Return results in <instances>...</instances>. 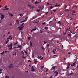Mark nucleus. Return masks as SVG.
<instances>
[{
    "instance_id": "nucleus-1",
    "label": "nucleus",
    "mask_w": 78,
    "mask_h": 78,
    "mask_svg": "<svg viewBox=\"0 0 78 78\" xmlns=\"http://www.w3.org/2000/svg\"><path fill=\"white\" fill-rule=\"evenodd\" d=\"M10 47V48H9V50H11V49H12L13 48H12V43H11V44H10V45L8 44L7 45V47Z\"/></svg>"
},
{
    "instance_id": "nucleus-2",
    "label": "nucleus",
    "mask_w": 78,
    "mask_h": 78,
    "mask_svg": "<svg viewBox=\"0 0 78 78\" xmlns=\"http://www.w3.org/2000/svg\"><path fill=\"white\" fill-rule=\"evenodd\" d=\"M31 70V71L32 72H34V71H35V70L34 69V67H33V66L32 67Z\"/></svg>"
},
{
    "instance_id": "nucleus-3",
    "label": "nucleus",
    "mask_w": 78,
    "mask_h": 78,
    "mask_svg": "<svg viewBox=\"0 0 78 78\" xmlns=\"http://www.w3.org/2000/svg\"><path fill=\"white\" fill-rule=\"evenodd\" d=\"M18 28L20 30H22V29H23V27H18Z\"/></svg>"
},
{
    "instance_id": "nucleus-4",
    "label": "nucleus",
    "mask_w": 78,
    "mask_h": 78,
    "mask_svg": "<svg viewBox=\"0 0 78 78\" xmlns=\"http://www.w3.org/2000/svg\"><path fill=\"white\" fill-rule=\"evenodd\" d=\"M1 19H4V17H5L4 16V15H2V14H1Z\"/></svg>"
},
{
    "instance_id": "nucleus-5",
    "label": "nucleus",
    "mask_w": 78,
    "mask_h": 78,
    "mask_svg": "<svg viewBox=\"0 0 78 78\" xmlns=\"http://www.w3.org/2000/svg\"><path fill=\"white\" fill-rule=\"evenodd\" d=\"M36 27H35L34 28V29H33L31 30V32H33V31H36Z\"/></svg>"
},
{
    "instance_id": "nucleus-6",
    "label": "nucleus",
    "mask_w": 78,
    "mask_h": 78,
    "mask_svg": "<svg viewBox=\"0 0 78 78\" xmlns=\"http://www.w3.org/2000/svg\"><path fill=\"white\" fill-rule=\"evenodd\" d=\"M13 66H12V64H11L10 66H9V68H12Z\"/></svg>"
},
{
    "instance_id": "nucleus-7",
    "label": "nucleus",
    "mask_w": 78,
    "mask_h": 78,
    "mask_svg": "<svg viewBox=\"0 0 78 78\" xmlns=\"http://www.w3.org/2000/svg\"><path fill=\"white\" fill-rule=\"evenodd\" d=\"M47 50L48 51V53H49V52L50 51V48L48 47L47 48Z\"/></svg>"
},
{
    "instance_id": "nucleus-8",
    "label": "nucleus",
    "mask_w": 78,
    "mask_h": 78,
    "mask_svg": "<svg viewBox=\"0 0 78 78\" xmlns=\"http://www.w3.org/2000/svg\"><path fill=\"white\" fill-rule=\"evenodd\" d=\"M57 50H58V51H60V52H61V51H62V50H61L59 48H57Z\"/></svg>"
},
{
    "instance_id": "nucleus-9",
    "label": "nucleus",
    "mask_w": 78,
    "mask_h": 78,
    "mask_svg": "<svg viewBox=\"0 0 78 78\" xmlns=\"http://www.w3.org/2000/svg\"><path fill=\"white\" fill-rule=\"evenodd\" d=\"M36 2H35V5H37V4H38V3H39V2H37V1H36Z\"/></svg>"
},
{
    "instance_id": "nucleus-10",
    "label": "nucleus",
    "mask_w": 78,
    "mask_h": 78,
    "mask_svg": "<svg viewBox=\"0 0 78 78\" xmlns=\"http://www.w3.org/2000/svg\"><path fill=\"white\" fill-rule=\"evenodd\" d=\"M75 65V62H74L73 64H71V66H74Z\"/></svg>"
},
{
    "instance_id": "nucleus-11",
    "label": "nucleus",
    "mask_w": 78,
    "mask_h": 78,
    "mask_svg": "<svg viewBox=\"0 0 78 78\" xmlns=\"http://www.w3.org/2000/svg\"><path fill=\"white\" fill-rule=\"evenodd\" d=\"M70 27L69 28H67L66 30V31H69V30H70Z\"/></svg>"
},
{
    "instance_id": "nucleus-12",
    "label": "nucleus",
    "mask_w": 78,
    "mask_h": 78,
    "mask_svg": "<svg viewBox=\"0 0 78 78\" xmlns=\"http://www.w3.org/2000/svg\"><path fill=\"white\" fill-rule=\"evenodd\" d=\"M68 36H69L70 37H71V36H72V35L70 34H68Z\"/></svg>"
},
{
    "instance_id": "nucleus-13",
    "label": "nucleus",
    "mask_w": 78,
    "mask_h": 78,
    "mask_svg": "<svg viewBox=\"0 0 78 78\" xmlns=\"http://www.w3.org/2000/svg\"><path fill=\"white\" fill-rule=\"evenodd\" d=\"M8 9H9V8H5V9H3V10H8Z\"/></svg>"
},
{
    "instance_id": "nucleus-14",
    "label": "nucleus",
    "mask_w": 78,
    "mask_h": 78,
    "mask_svg": "<svg viewBox=\"0 0 78 78\" xmlns=\"http://www.w3.org/2000/svg\"><path fill=\"white\" fill-rule=\"evenodd\" d=\"M71 11V10H70V9L69 10V9H66V10H65L66 11Z\"/></svg>"
},
{
    "instance_id": "nucleus-15",
    "label": "nucleus",
    "mask_w": 78,
    "mask_h": 78,
    "mask_svg": "<svg viewBox=\"0 0 78 78\" xmlns=\"http://www.w3.org/2000/svg\"><path fill=\"white\" fill-rule=\"evenodd\" d=\"M30 47H31L32 46V43H31V41H30Z\"/></svg>"
},
{
    "instance_id": "nucleus-16",
    "label": "nucleus",
    "mask_w": 78,
    "mask_h": 78,
    "mask_svg": "<svg viewBox=\"0 0 78 78\" xmlns=\"http://www.w3.org/2000/svg\"><path fill=\"white\" fill-rule=\"evenodd\" d=\"M21 47H22V46L19 45L18 46V47H17V48H20Z\"/></svg>"
},
{
    "instance_id": "nucleus-17",
    "label": "nucleus",
    "mask_w": 78,
    "mask_h": 78,
    "mask_svg": "<svg viewBox=\"0 0 78 78\" xmlns=\"http://www.w3.org/2000/svg\"><path fill=\"white\" fill-rule=\"evenodd\" d=\"M52 69H53V70H55V68L54 67V66H53L52 67Z\"/></svg>"
},
{
    "instance_id": "nucleus-18",
    "label": "nucleus",
    "mask_w": 78,
    "mask_h": 78,
    "mask_svg": "<svg viewBox=\"0 0 78 78\" xmlns=\"http://www.w3.org/2000/svg\"><path fill=\"white\" fill-rule=\"evenodd\" d=\"M42 57V56H38V57H37V58H38V59H40V58H41Z\"/></svg>"
},
{
    "instance_id": "nucleus-19",
    "label": "nucleus",
    "mask_w": 78,
    "mask_h": 78,
    "mask_svg": "<svg viewBox=\"0 0 78 78\" xmlns=\"http://www.w3.org/2000/svg\"><path fill=\"white\" fill-rule=\"evenodd\" d=\"M5 78H9V76H7L5 77Z\"/></svg>"
},
{
    "instance_id": "nucleus-20",
    "label": "nucleus",
    "mask_w": 78,
    "mask_h": 78,
    "mask_svg": "<svg viewBox=\"0 0 78 78\" xmlns=\"http://www.w3.org/2000/svg\"><path fill=\"white\" fill-rule=\"evenodd\" d=\"M18 44V42L16 41V42L15 43H14V45H16V44Z\"/></svg>"
},
{
    "instance_id": "nucleus-21",
    "label": "nucleus",
    "mask_w": 78,
    "mask_h": 78,
    "mask_svg": "<svg viewBox=\"0 0 78 78\" xmlns=\"http://www.w3.org/2000/svg\"><path fill=\"white\" fill-rule=\"evenodd\" d=\"M54 73H56V74H57V75H58V72H57V71H55L54 72Z\"/></svg>"
},
{
    "instance_id": "nucleus-22",
    "label": "nucleus",
    "mask_w": 78,
    "mask_h": 78,
    "mask_svg": "<svg viewBox=\"0 0 78 78\" xmlns=\"http://www.w3.org/2000/svg\"><path fill=\"white\" fill-rule=\"evenodd\" d=\"M35 61L34 62V64H36L37 63V61H36V60L34 59Z\"/></svg>"
},
{
    "instance_id": "nucleus-23",
    "label": "nucleus",
    "mask_w": 78,
    "mask_h": 78,
    "mask_svg": "<svg viewBox=\"0 0 78 78\" xmlns=\"http://www.w3.org/2000/svg\"><path fill=\"white\" fill-rule=\"evenodd\" d=\"M42 8H42V9H41V10H42V9H44V5L42 6Z\"/></svg>"
},
{
    "instance_id": "nucleus-24",
    "label": "nucleus",
    "mask_w": 78,
    "mask_h": 78,
    "mask_svg": "<svg viewBox=\"0 0 78 78\" xmlns=\"http://www.w3.org/2000/svg\"><path fill=\"white\" fill-rule=\"evenodd\" d=\"M41 69H44V66H41Z\"/></svg>"
},
{
    "instance_id": "nucleus-25",
    "label": "nucleus",
    "mask_w": 78,
    "mask_h": 78,
    "mask_svg": "<svg viewBox=\"0 0 78 78\" xmlns=\"http://www.w3.org/2000/svg\"><path fill=\"white\" fill-rule=\"evenodd\" d=\"M8 42H9V40H7L6 42H5V44H8Z\"/></svg>"
},
{
    "instance_id": "nucleus-26",
    "label": "nucleus",
    "mask_w": 78,
    "mask_h": 78,
    "mask_svg": "<svg viewBox=\"0 0 78 78\" xmlns=\"http://www.w3.org/2000/svg\"><path fill=\"white\" fill-rule=\"evenodd\" d=\"M54 7H52V6H50V9H53V8Z\"/></svg>"
},
{
    "instance_id": "nucleus-27",
    "label": "nucleus",
    "mask_w": 78,
    "mask_h": 78,
    "mask_svg": "<svg viewBox=\"0 0 78 78\" xmlns=\"http://www.w3.org/2000/svg\"><path fill=\"white\" fill-rule=\"evenodd\" d=\"M26 21V20H24V21H21V23H22L23 22H25Z\"/></svg>"
},
{
    "instance_id": "nucleus-28",
    "label": "nucleus",
    "mask_w": 78,
    "mask_h": 78,
    "mask_svg": "<svg viewBox=\"0 0 78 78\" xmlns=\"http://www.w3.org/2000/svg\"><path fill=\"white\" fill-rule=\"evenodd\" d=\"M46 24V23L44 22V23H42V25H45V24Z\"/></svg>"
},
{
    "instance_id": "nucleus-29",
    "label": "nucleus",
    "mask_w": 78,
    "mask_h": 78,
    "mask_svg": "<svg viewBox=\"0 0 78 78\" xmlns=\"http://www.w3.org/2000/svg\"><path fill=\"white\" fill-rule=\"evenodd\" d=\"M5 53L4 51H3L1 53V55H3Z\"/></svg>"
},
{
    "instance_id": "nucleus-30",
    "label": "nucleus",
    "mask_w": 78,
    "mask_h": 78,
    "mask_svg": "<svg viewBox=\"0 0 78 78\" xmlns=\"http://www.w3.org/2000/svg\"><path fill=\"white\" fill-rule=\"evenodd\" d=\"M53 11H54V12H55L56 11V10H53Z\"/></svg>"
},
{
    "instance_id": "nucleus-31",
    "label": "nucleus",
    "mask_w": 78,
    "mask_h": 78,
    "mask_svg": "<svg viewBox=\"0 0 78 78\" xmlns=\"http://www.w3.org/2000/svg\"><path fill=\"white\" fill-rule=\"evenodd\" d=\"M11 37V36L10 35V36H9V38H8L7 39H10V37Z\"/></svg>"
},
{
    "instance_id": "nucleus-32",
    "label": "nucleus",
    "mask_w": 78,
    "mask_h": 78,
    "mask_svg": "<svg viewBox=\"0 0 78 78\" xmlns=\"http://www.w3.org/2000/svg\"><path fill=\"white\" fill-rule=\"evenodd\" d=\"M67 6L66 5H65V6L64 9H66V8H67Z\"/></svg>"
},
{
    "instance_id": "nucleus-33",
    "label": "nucleus",
    "mask_w": 78,
    "mask_h": 78,
    "mask_svg": "<svg viewBox=\"0 0 78 78\" xmlns=\"http://www.w3.org/2000/svg\"><path fill=\"white\" fill-rule=\"evenodd\" d=\"M22 53L23 55H24V52H23V51H22Z\"/></svg>"
},
{
    "instance_id": "nucleus-34",
    "label": "nucleus",
    "mask_w": 78,
    "mask_h": 78,
    "mask_svg": "<svg viewBox=\"0 0 78 78\" xmlns=\"http://www.w3.org/2000/svg\"><path fill=\"white\" fill-rule=\"evenodd\" d=\"M75 12H76L75 10H74L73 11V13H75Z\"/></svg>"
},
{
    "instance_id": "nucleus-35",
    "label": "nucleus",
    "mask_w": 78,
    "mask_h": 78,
    "mask_svg": "<svg viewBox=\"0 0 78 78\" xmlns=\"http://www.w3.org/2000/svg\"><path fill=\"white\" fill-rule=\"evenodd\" d=\"M48 14V12H45V15H47Z\"/></svg>"
},
{
    "instance_id": "nucleus-36",
    "label": "nucleus",
    "mask_w": 78,
    "mask_h": 78,
    "mask_svg": "<svg viewBox=\"0 0 78 78\" xmlns=\"http://www.w3.org/2000/svg\"><path fill=\"white\" fill-rule=\"evenodd\" d=\"M58 23H60V24H61V22L60 21H59L58 22Z\"/></svg>"
},
{
    "instance_id": "nucleus-37",
    "label": "nucleus",
    "mask_w": 78,
    "mask_h": 78,
    "mask_svg": "<svg viewBox=\"0 0 78 78\" xmlns=\"http://www.w3.org/2000/svg\"><path fill=\"white\" fill-rule=\"evenodd\" d=\"M52 52H53V53H54V54H55V50H53L52 51Z\"/></svg>"
},
{
    "instance_id": "nucleus-38",
    "label": "nucleus",
    "mask_w": 78,
    "mask_h": 78,
    "mask_svg": "<svg viewBox=\"0 0 78 78\" xmlns=\"http://www.w3.org/2000/svg\"><path fill=\"white\" fill-rule=\"evenodd\" d=\"M47 5H50V3H47Z\"/></svg>"
},
{
    "instance_id": "nucleus-39",
    "label": "nucleus",
    "mask_w": 78,
    "mask_h": 78,
    "mask_svg": "<svg viewBox=\"0 0 78 78\" xmlns=\"http://www.w3.org/2000/svg\"><path fill=\"white\" fill-rule=\"evenodd\" d=\"M68 66H70V64L69 63H68Z\"/></svg>"
},
{
    "instance_id": "nucleus-40",
    "label": "nucleus",
    "mask_w": 78,
    "mask_h": 78,
    "mask_svg": "<svg viewBox=\"0 0 78 78\" xmlns=\"http://www.w3.org/2000/svg\"><path fill=\"white\" fill-rule=\"evenodd\" d=\"M25 53L26 55H28V53L27 52V51H25Z\"/></svg>"
},
{
    "instance_id": "nucleus-41",
    "label": "nucleus",
    "mask_w": 78,
    "mask_h": 78,
    "mask_svg": "<svg viewBox=\"0 0 78 78\" xmlns=\"http://www.w3.org/2000/svg\"><path fill=\"white\" fill-rule=\"evenodd\" d=\"M70 67V66H68V67H67V69H68Z\"/></svg>"
},
{
    "instance_id": "nucleus-42",
    "label": "nucleus",
    "mask_w": 78,
    "mask_h": 78,
    "mask_svg": "<svg viewBox=\"0 0 78 78\" xmlns=\"http://www.w3.org/2000/svg\"><path fill=\"white\" fill-rule=\"evenodd\" d=\"M47 47H49L50 46V45L49 44H48L47 45Z\"/></svg>"
},
{
    "instance_id": "nucleus-43",
    "label": "nucleus",
    "mask_w": 78,
    "mask_h": 78,
    "mask_svg": "<svg viewBox=\"0 0 78 78\" xmlns=\"http://www.w3.org/2000/svg\"><path fill=\"white\" fill-rule=\"evenodd\" d=\"M59 29H60V30H61V28L59 27V28H58V30Z\"/></svg>"
},
{
    "instance_id": "nucleus-44",
    "label": "nucleus",
    "mask_w": 78,
    "mask_h": 78,
    "mask_svg": "<svg viewBox=\"0 0 78 78\" xmlns=\"http://www.w3.org/2000/svg\"><path fill=\"white\" fill-rule=\"evenodd\" d=\"M39 8H40V9H41V8H42V7H41V6H39Z\"/></svg>"
},
{
    "instance_id": "nucleus-45",
    "label": "nucleus",
    "mask_w": 78,
    "mask_h": 78,
    "mask_svg": "<svg viewBox=\"0 0 78 78\" xmlns=\"http://www.w3.org/2000/svg\"><path fill=\"white\" fill-rule=\"evenodd\" d=\"M40 33H42V31L41 30H40Z\"/></svg>"
},
{
    "instance_id": "nucleus-46",
    "label": "nucleus",
    "mask_w": 78,
    "mask_h": 78,
    "mask_svg": "<svg viewBox=\"0 0 78 78\" xmlns=\"http://www.w3.org/2000/svg\"><path fill=\"white\" fill-rule=\"evenodd\" d=\"M73 24L74 25H76V24H77V23H73Z\"/></svg>"
},
{
    "instance_id": "nucleus-47",
    "label": "nucleus",
    "mask_w": 78,
    "mask_h": 78,
    "mask_svg": "<svg viewBox=\"0 0 78 78\" xmlns=\"http://www.w3.org/2000/svg\"><path fill=\"white\" fill-rule=\"evenodd\" d=\"M44 58V57H42L41 58V60H42V59H43Z\"/></svg>"
},
{
    "instance_id": "nucleus-48",
    "label": "nucleus",
    "mask_w": 78,
    "mask_h": 78,
    "mask_svg": "<svg viewBox=\"0 0 78 78\" xmlns=\"http://www.w3.org/2000/svg\"><path fill=\"white\" fill-rule=\"evenodd\" d=\"M40 11V9H39V10H37V12H39Z\"/></svg>"
},
{
    "instance_id": "nucleus-49",
    "label": "nucleus",
    "mask_w": 78,
    "mask_h": 78,
    "mask_svg": "<svg viewBox=\"0 0 78 78\" xmlns=\"http://www.w3.org/2000/svg\"><path fill=\"white\" fill-rule=\"evenodd\" d=\"M17 48V47H14V48Z\"/></svg>"
},
{
    "instance_id": "nucleus-50",
    "label": "nucleus",
    "mask_w": 78,
    "mask_h": 78,
    "mask_svg": "<svg viewBox=\"0 0 78 78\" xmlns=\"http://www.w3.org/2000/svg\"><path fill=\"white\" fill-rule=\"evenodd\" d=\"M28 40H30V37H28Z\"/></svg>"
},
{
    "instance_id": "nucleus-51",
    "label": "nucleus",
    "mask_w": 78,
    "mask_h": 78,
    "mask_svg": "<svg viewBox=\"0 0 78 78\" xmlns=\"http://www.w3.org/2000/svg\"><path fill=\"white\" fill-rule=\"evenodd\" d=\"M32 57L33 58V57H34V54H32Z\"/></svg>"
},
{
    "instance_id": "nucleus-52",
    "label": "nucleus",
    "mask_w": 78,
    "mask_h": 78,
    "mask_svg": "<svg viewBox=\"0 0 78 78\" xmlns=\"http://www.w3.org/2000/svg\"><path fill=\"white\" fill-rule=\"evenodd\" d=\"M34 18H34V17H33L32 18V20H33V19H34Z\"/></svg>"
},
{
    "instance_id": "nucleus-53",
    "label": "nucleus",
    "mask_w": 78,
    "mask_h": 78,
    "mask_svg": "<svg viewBox=\"0 0 78 78\" xmlns=\"http://www.w3.org/2000/svg\"><path fill=\"white\" fill-rule=\"evenodd\" d=\"M68 54L69 55H70V54H71V53H70V52H69Z\"/></svg>"
},
{
    "instance_id": "nucleus-54",
    "label": "nucleus",
    "mask_w": 78,
    "mask_h": 78,
    "mask_svg": "<svg viewBox=\"0 0 78 78\" xmlns=\"http://www.w3.org/2000/svg\"><path fill=\"white\" fill-rule=\"evenodd\" d=\"M45 29H48V27H45Z\"/></svg>"
},
{
    "instance_id": "nucleus-55",
    "label": "nucleus",
    "mask_w": 78,
    "mask_h": 78,
    "mask_svg": "<svg viewBox=\"0 0 78 78\" xmlns=\"http://www.w3.org/2000/svg\"><path fill=\"white\" fill-rule=\"evenodd\" d=\"M76 37V35L74 36V37Z\"/></svg>"
},
{
    "instance_id": "nucleus-56",
    "label": "nucleus",
    "mask_w": 78,
    "mask_h": 78,
    "mask_svg": "<svg viewBox=\"0 0 78 78\" xmlns=\"http://www.w3.org/2000/svg\"><path fill=\"white\" fill-rule=\"evenodd\" d=\"M28 62H31V61H30V60H29L28 61Z\"/></svg>"
},
{
    "instance_id": "nucleus-57",
    "label": "nucleus",
    "mask_w": 78,
    "mask_h": 78,
    "mask_svg": "<svg viewBox=\"0 0 78 78\" xmlns=\"http://www.w3.org/2000/svg\"><path fill=\"white\" fill-rule=\"evenodd\" d=\"M10 16H11V17H12V16H13V15L11 14Z\"/></svg>"
},
{
    "instance_id": "nucleus-58",
    "label": "nucleus",
    "mask_w": 78,
    "mask_h": 78,
    "mask_svg": "<svg viewBox=\"0 0 78 78\" xmlns=\"http://www.w3.org/2000/svg\"><path fill=\"white\" fill-rule=\"evenodd\" d=\"M66 58H63V59H64V61H65V60H66Z\"/></svg>"
},
{
    "instance_id": "nucleus-59",
    "label": "nucleus",
    "mask_w": 78,
    "mask_h": 78,
    "mask_svg": "<svg viewBox=\"0 0 78 78\" xmlns=\"http://www.w3.org/2000/svg\"><path fill=\"white\" fill-rule=\"evenodd\" d=\"M70 20H73V19L72 18V17H71L70 18Z\"/></svg>"
},
{
    "instance_id": "nucleus-60",
    "label": "nucleus",
    "mask_w": 78,
    "mask_h": 78,
    "mask_svg": "<svg viewBox=\"0 0 78 78\" xmlns=\"http://www.w3.org/2000/svg\"><path fill=\"white\" fill-rule=\"evenodd\" d=\"M42 49L44 50V48L43 47H42Z\"/></svg>"
},
{
    "instance_id": "nucleus-61",
    "label": "nucleus",
    "mask_w": 78,
    "mask_h": 78,
    "mask_svg": "<svg viewBox=\"0 0 78 78\" xmlns=\"http://www.w3.org/2000/svg\"><path fill=\"white\" fill-rule=\"evenodd\" d=\"M15 56H16V55H17V53H16V52L15 53Z\"/></svg>"
},
{
    "instance_id": "nucleus-62",
    "label": "nucleus",
    "mask_w": 78,
    "mask_h": 78,
    "mask_svg": "<svg viewBox=\"0 0 78 78\" xmlns=\"http://www.w3.org/2000/svg\"><path fill=\"white\" fill-rule=\"evenodd\" d=\"M63 34L64 35H65V34H66V32H63Z\"/></svg>"
},
{
    "instance_id": "nucleus-63",
    "label": "nucleus",
    "mask_w": 78,
    "mask_h": 78,
    "mask_svg": "<svg viewBox=\"0 0 78 78\" xmlns=\"http://www.w3.org/2000/svg\"><path fill=\"white\" fill-rule=\"evenodd\" d=\"M61 42H59L58 44H61Z\"/></svg>"
},
{
    "instance_id": "nucleus-64",
    "label": "nucleus",
    "mask_w": 78,
    "mask_h": 78,
    "mask_svg": "<svg viewBox=\"0 0 78 78\" xmlns=\"http://www.w3.org/2000/svg\"><path fill=\"white\" fill-rule=\"evenodd\" d=\"M54 56H57V55H54Z\"/></svg>"
}]
</instances>
